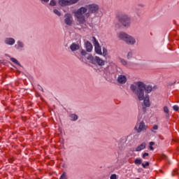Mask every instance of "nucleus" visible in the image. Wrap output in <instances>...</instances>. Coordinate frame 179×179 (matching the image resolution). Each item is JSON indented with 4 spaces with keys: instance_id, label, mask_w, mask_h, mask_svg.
Here are the masks:
<instances>
[{
    "instance_id": "nucleus-1",
    "label": "nucleus",
    "mask_w": 179,
    "mask_h": 179,
    "mask_svg": "<svg viewBox=\"0 0 179 179\" xmlns=\"http://www.w3.org/2000/svg\"><path fill=\"white\" fill-rule=\"evenodd\" d=\"M131 90L136 94V97L140 101L143 100V95H145V91L146 93H150L155 87L152 85H146L143 82H136L134 84L130 86Z\"/></svg>"
},
{
    "instance_id": "nucleus-2",
    "label": "nucleus",
    "mask_w": 179,
    "mask_h": 179,
    "mask_svg": "<svg viewBox=\"0 0 179 179\" xmlns=\"http://www.w3.org/2000/svg\"><path fill=\"white\" fill-rule=\"evenodd\" d=\"M116 17L117 20L124 26V27H129L131 24V17L129 15L125 13L119 12L117 13Z\"/></svg>"
},
{
    "instance_id": "nucleus-3",
    "label": "nucleus",
    "mask_w": 179,
    "mask_h": 179,
    "mask_svg": "<svg viewBox=\"0 0 179 179\" xmlns=\"http://www.w3.org/2000/svg\"><path fill=\"white\" fill-rule=\"evenodd\" d=\"M87 8L89 12L85 13L86 17H89L90 16V13H97V12H99V9H100L99 5L94 3L87 6Z\"/></svg>"
},
{
    "instance_id": "nucleus-4",
    "label": "nucleus",
    "mask_w": 179,
    "mask_h": 179,
    "mask_svg": "<svg viewBox=\"0 0 179 179\" xmlns=\"http://www.w3.org/2000/svg\"><path fill=\"white\" fill-rule=\"evenodd\" d=\"M93 43L95 47V52L96 54H99V55H101L103 54L101 52V48L100 47V44H99V42L97 41V39H96V37H92Z\"/></svg>"
},
{
    "instance_id": "nucleus-5",
    "label": "nucleus",
    "mask_w": 179,
    "mask_h": 179,
    "mask_svg": "<svg viewBox=\"0 0 179 179\" xmlns=\"http://www.w3.org/2000/svg\"><path fill=\"white\" fill-rule=\"evenodd\" d=\"M135 129L137 131L138 134L142 132V131H146L145 122H141L139 124H137L135 127Z\"/></svg>"
},
{
    "instance_id": "nucleus-6",
    "label": "nucleus",
    "mask_w": 179,
    "mask_h": 179,
    "mask_svg": "<svg viewBox=\"0 0 179 179\" xmlns=\"http://www.w3.org/2000/svg\"><path fill=\"white\" fill-rule=\"evenodd\" d=\"M73 22V17L71 14H66L64 15V23L67 24V26H72V22Z\"/></svg>"
},
{
    "instance_id": "nucleus-7",
    "label": "nucleus",
    "mask_w": 179,
    "mask_h": 179,
    "mask_svg": "<svg viewBox=\"0 0 179 179\" xmlns=\"http://www.w3.org/2000/svg\"><path fill=\"white\" fill-rule=\"evenodd\" d=\"M87 12V8L85 7L80 8L75 13V16H85V13Z\"/></svg>"
},
{
    "instance_id": "nucleus-8",
    "label": "nucleus",
    "mask_w": 179,
    "mask_h": 179,
    "mask_svg": "<svg viewBox=\"0 0 179 179\" xmlns=\"http://www.w3.org/2000/svg\"><path fill=\"white\" fill-rule=\"evenodd\" d=\"M76 19H77V22L78 23V24H85V23H86V19H85V15H75Z\"/></svg>"
},
{
    "instance_id": "nucleus-9",
    "label": "nucleus",
    "mask_w": 179,
    "mask_h": 179,
    "mask_svg": "<svg viewBox=\"0 0 179 179\" xmlns=\"http://www.w3.org/2000/svg\"><path fill=\"white\" fill-rule=\"evenodd\" d=\"M125 43L129 45H134V44L136 43V41L135 38H134V37L129 35L125 41Z\"/></svg>"
},
{
    "instance_id": "nucleus-10",
    "label": "nucleus",
    "mask_w": 179,
    "mask_h": 179,
    "mask_svg": "<svg viewBox=\"0 0 179 179\" xmlns=\"http://www.w3.org/2000/svg\"><path fill=\"white\" fill-rule=\"evenodd\" d=\"M117 82L118 83H121L122 85H124V83H127V76L124 75H120L117 78Z\"/></svg>"
},
{
    "instance_id": "nucleus-11",
    "label": "nucleus",
    "mask_w": 179,
    "mask_h": 179,
    "mask_svg": "<svg viewBox=\"0 0 179 179\" xmlns=\"http://www.w3.org/2000/svg\"><path fill=\"white\" fill-rule=\"evenodd\" d=\"M95 64H97L98 65H99V66H103L105 65L106 62H104V60L101 59L99 57L96 56L95 57Z\"/></svg>"
},
{
    "instance_id": "nucleus-12",
    "label": "nucleus",
    "mask_w": 179,
    "mask_h": 179,
    "mask_svg": "<svg viewBox=\"0 0 179 179\" xmlns=\"http://www.w3.org/2000/svg\"><path fill=\"white\" fill-rule=\"evenodd\" d=\"M143 103L145 107H150V102L149 101V95H143Z\"/></svg>"
},
{
    "instance_id": "nucleus-13",
    "label": "nucleus",
    "mask_w": 179,
    "mask_h": 179,
    "mask_svg": "<svg viewBox=\"0 0 179 179\" xmlns=\"http://www.w3.org/2000/svg\"><path fill=\"white\" fill-rule=\"evenodd\" d=\"M128 34L125 32H120L118 34V37L120 40H122L123 41H126L127 38H128Z\"/></svg>"
},
{
    "instance_id": "nucleus-14",
    "label": "nucleus",
    "mask_w": 179,
    "mask_h": 179,
    "mask_svg": "<svg viewBox=\"0 0 179 179\" xmlns=\"http://www.w3.org/2000/svg\"><path fill=\"white\" fill-rule=\"evenodd\" d=\"M85 47L87 52H92V50H93V45L89 41L85 42Z\"/></svg>"
},
{
    "instance_id": "nucleus-15",
    "label": "nucleus",
    "mask_w": 179,
    "mask_h": 179,
    "mask_svg": "<svg viewBox=\"0 0 179 179\" xmlns=\"http://www.w3.org/2000/svg\"><path fill=\"white\" fill-rule=\"evenodd\" d=\"M70 48H71V51H78V50H79L80 48V47L79 46V44L73 43L71 45Z\"/></svg>"
},
{
    "instance_id": "nucleus-16",
    "label": "nucleus",
    "mask_w": 179,
    "mask_h": 179,
    "mask_svg": "<svg viewBox=\"0 0 179 179\" xmlns=\"http://www.w3.org/2000/svg\"><path fill=\"white\" fill-rule=\"evenodd\" d=\"M146 148V143H142L140 145L136 148V152H141V150H143V149Z\"/></svg>"
},
{
    "instance_id": "nucleus-17",
    "label": "nucleus",
    "mask_w": 179,
    "mask_h": 179,
    "mask_svg": "<svg viewBox=\"0 0 179 179\" xmlns=\"http://www.w3.org/2000/svg\"><path fill=\"white\" fill-rule=\"evenodd\" d=\"M15 42V41L13 38H6L5 40L6 44H8V45H13Z\"/></svg>"
},
{
    "instance_id": "nucleus-18",
    "label": "nucleus",
    "mask_w": 179,
    "mask_h": 179,
    "mask_svg": "<svg viewBox=\"0 0 179 179\" xmlns=\"http://www.w3.org/2000/svg\"><path fill=\"white\" fill-rule=\"evenodd\" d=\"M59 3L61 6H66V5H71L69 0H59Z\"/></svg>"
},
{
    "instance_id": "nucleus-19",
    "label": "nucleus",
    "mask_w": 179,
    "mask_h": 179,
    "mask_svg": "<svg viewBox=\"0 0 179 179\" xmlns=\"http://www.w3.org/2000/svg\"><path fill=\"white\" fill-rule=\"evenodd\" d=\"M164 113H165L166 114V120H169L170 118V110H169V107L167 106L164 107Z\"/></svg>"
},
{
    "instance_id": "nucleus-20",
    "label": "nucleus",
    "mask_w": 179,
    "mask_h": 179,
    "mask_svg": "<svg viewBox=\"0 0 179 179\" xmlns=\"http://www.w3.org/2000/svg\"><path fill=\"white\" fill-rule=\"evenodd\" d=\"M87 59H88V61H90V62H91V64H96V57H93V56H92V55H89L87 57Z\"/></svg>"
},
{
    "instance_id": "nucleus-21",
    "label": "nucleus",
    "mask_w": 179,
    "mask_h": 179,
    "mask_svg": "<svg viewBox=\"0 0 179 179\" xmlns=\"http://www.w3.org/2000/svg\"><path fill=\"white\" fill-rule=\"evenodd\" d=\"M10 61H12V62H14V64H16L17 65H19V66H20V63H19V62L17 61V59L11 57L10 58Z\"/></svg>"
},
{
    "instance_id": "nucleus-22",
    "label": "nucleus",
    "mask_w": 179,
    "mask_h": 179,
    "mask_svg": "<svg viewBox=\"0 0 179 179\" xmlns=\"http://www.w3.org/2000/svg\"><path fill=\"white\" fill-rule=\"evenodd\" d=\"M157 129H159V126L155 124L153 126L152 129L151 131H152V132H154L155 134H156L155 131H157Z\"/></svg>"
},
{
    "instance_id": "nucleus-23",
    "label": "nucleus",
    "mask_w": 179,
    "mask_h": 179,
    "mask_svg": "<svg viewBox=\"0 0 179 179\" xmlns=\"http://www.w3.org/2000/svg\"><path fill=\"white\" fill-rule=\"evenodd\" d=\"M135 164H142V159H136L134 161Z\"/></svg>"
},
{
    "instance_id": "nucleus-24",
    "label": "nucleus",
    "mask_w": 179,
    "mask_h": 179,
    "mask_svg": "<svg viewBox=\"0 0 179 179\" xmlns=\"http://www.w3.org/2000/svg\"><path fill=\"white\" fill-rule=\"evenodd\" d=\"M71 118H72L73 120V121H76V120H78V115H75V114H72L71 115Z\"/></svg>"
},
{
    "instance_id": "nucleus-25",
    "label": "nucleus",
    "mask_w": 179,
    "mask_h": 179,
    "mask_svg": "<svg viewBox=\"0 0 179 179\" xmlns=\"http://www.w3.org/2000/svg\"><path fill=\"white\" fill-rule=\"evenodd\" d=\"M59 179H68V178L66 177V173L64 172Z\"/></svg>"
},
{
    "instance_id": "nucleus-26",
    "label": "nucleus",
    "mask_w": 179,
    "mask_h": 179,
    "mask_svg": "<svg viewBox=\"0 0 179 179\" xmlns=\"http://www.w3.org/2000/svg\"><path fill=\"white\" fill-rule=\"evenodd\" d=\"M56 5V2L55 1V0H51L50 2V6H55Z\"/></svg>"
},
{
    "instance_id": "nucleus-27",
    "label": "nucleus",
    "mask_w": 179,
    "mask_h": 179,
    "mask_svg": "<svg viewBox=\"0 0 179 179\" xmlns=\"http://www.w3.org/2000/svg\"><path fill=\"white\" fill-rule=\"evenodd\" d=\"M54 13H55V15H57V16H61V13H59V11H58V10L55 9L53 10Z\"/></svg>"
},
{
    "instance_id": "nucleus-28",
    "label": "nucleus",
    "mask_w": 179,
    "mask_h": 179,
    "mask_svg": "<svg viewBox=\"0 0 179 179\" xmlns=\"http://www.w3.org/2000/svg\"><path fill=\"white\" fill-rule=\"evenodd\" d=\"M79 0H69V2L70 3V5H72L73 3H76Z\"/></svg>"
},
{
    "instance_id": "nucleus-29",
    "label": "nucleus",
    "mask_w": 179,
    "mask_h": 179,
    "mask_svg": "<svg viewBox=\"0 0 179 179\" xmlns=\"http://www.w3.org/2000/svg\"><path fill=\"white\" fill-rule=\"evenodd\" d=\"M148 166H149V162H145V164H142V166L143 167V169H146Z\"/></svg>"
},
{
    "instance_id": "nucleus-30",
    "label": "nucleus",
    "mask_w": 179,
    "mask_h": 179,
    "mask_svg": "<svg viewBox=\"0 0 179 179\" xmlns=\"http://www.w3.org/2000/svg\"><path fill=\"white\" fill-rule=\"evenodd\" d=\"M173 110H174V111H178V110H179L178 106H177V105L173 106Z\"/></svg>"
},
{
    "instance_id": "nucleus-31",
    "label": "nucleus",
    "mask_w": 179,
    "mask_h": 179,
    "mask_svg": "<svg viewBox=\"0 0 179 179\" xmlns=\"http://www.w3.org/2000/svg\"><path fill=\"white\" fill-rule=\"evenodd\" d=\"M17 44H18V47H20V48H23V43L22 42L18 41Z\"/></svg>"
},
{
    "instance_id": "nucleus-32",
    "label": "nucleus",
    "mask_w": 179,
    "mask_h": 179,
    "mask_svg": "<svg viewBox=\"0 0 179 179\" xmlns=\"http://www.w3.org/2000/svg\"><path fill=\"white\" fill-rule=\"evenodd\" d=\"M103 57H106V55H107V49L106 48L103 49Z\"/></svg>"
},
{
    "instance_id": "nucleus-33",
    "label": "nucleus",
    "mask_w": 179,
    "mask_h": 179,
    "mask_svg": "<svg viewBox=\"0 0 179 179\" xmlns=\"http://www.w3.org/2000/svg\"><path fill=\"white\" fill-rule=\"evenodd\" d=\"M127 58H128V59L132 58V52H129L127 54Z\"/></svg>"
},
{
    "instance_id": "nucleus-34",
    "label": "nucleus",
    "mask_w": 179,
    "mask_h": 179,
    "mask_svg": "<svg viewBox=\"0 0 179 179\" xmlns=\"http://www.w3.org/2000/svg\"><path fill=\"white\" fill-rule=\"evenodd\" d=\"M110 179H117V175L113 174L110 176Z\"/></svg>"
},
{
    "instance_id": "nucleus-35",
    "label": "nucleus",
    "mask_w": 179,
    "mask_h": 179,
    "mask_svg": "<svg viewBox=\"0 0 179 179\" xmlns=\"http://www.w3.org/2000/svg\"><path fill=\"white\" fill-rule=\"evenodd\" d=\"M121 63L122 64V65H127V61H125L124 59H122Z\"/></svg>"
},
{
    "instance_id": "nucleus-36",
    "label": "nucleus",
    "mask_w": 179,
    "mask_h": 179,
    "mask_svg": "<svg viewBox=\"0 0 179 179\" xmlns=\"http://www.w3.org/2000/svg\"><path fill=\"white\" fill-rule=\"evenodd\" d=\"M146 156H149V153L145 152V153L143 155V159H145V157H146Z\"/></svg>"
},
{
    "instance_id": "nucleus-37",
    "label": "nucleus",
    "mask_w": 179,
    "mask_h": 179,
    "mask_svg": "<svg viewBox=\"0 0 179 179\" xmlns=\"http://www.w3.org/2000/svg\"><path fill=\"white\" fill-rule=\"evenodd\" d=\"M81 54H82V55H86V54H87V52H86V51L85 50H82L81 51Z\"/></svg>"
},
{
    "instance_id": "nucleus-38",
    "label": "nucleus",
    "mask_w": 179,
    "mask_h": 179,
    "mask_svg": "<svg viewBox=\"0 0 179 179\" xmlns=\"http://www.w3.org/2000/svg\"><path fill=\"white\" fill-rule=\"evenodd\" d=\"M41 2H44L45 3H47L50 2V0H41Z\"/></svg>"
},
{
    "instance_id": "nucleus-39",
    "label": "nucleus",
    "mask_w": 179,
    "mask_h": 179,
    "mask_svg": "<svg viewBox=\"0 0 179 179\" xmlns=\"http://www.w3.org/2000/svg\"><path fill=\"white\" fill-rule=\"evenodd\" d=\"M153 145H155V142L153 141L150 142V146H153Z\"/></svg>"
},
{
    "instance_id": "nucleus-40",
    "label": "nucleus",
    "mask_w": 179,
    "mask_h": 179,
    "mask_svg": "<svg viewBox=\"0 0 179 179\" xmlns=\"http://www.w3.org/2000/svg\"><path fill=\"white\" fill-rule=\"evenodd\" d=\"M143 113H146V107L145 106L143 107Z\"/></svg>"
},
{
    "instance_id": "nucleus-41",
    "label": "nucleus",
    "mask_w": 179,
    "mask_h": 179,
    "mask_svg": "<svg viewBox=\"0 0 179 179\" xmlns=\"http://www.w3.org/2000/svg\"><path fill=\"white\" fill-rule=\"evenodd\" d=\"M155 148H153V147L152 145H150V150H154Z\"/></svg>"
},
{
    "instance_id": "nucleus-42",
    "label": "nucleus",
    "mask_w": 179,
    "mask_h": 179,
    "mask_svg": "<svg viewBox=\"0 0 179 179\" xmlns=\"http://www.w3.org/2000/svg\"><path fill=\"white\" fill-rule=\"evenodd\" d=\"M176 81H174L173 83H171V84L169 83V86H171L172 85H176Z\"/></svg>"
},
{
    "instance_id": "nucleus-43",
    "label": "nucleus",
    "mask_w": 179,
    "mask_h": 179,
    "mask_svg": "<svg viewBox=\"0 0 179 179\" xmlns=\"http://www.w3.org/2000/svg\"><path fill=\"white\" fill-rule=\"evenodd\" d=\"M166 157H167L166 155H163L162 156V159H166Z\"/></svg>"
},
{
    "instance_id": "nucleus-44",
    "label": "nucleus",
    "mask_w": 179,
    "mask_h": 179,
    "mask_svg": "<svg viewBox=\"0 0 179 179\" xmlns=\"http://www.w3.org/2000/svg\"><path fill=\"white\" fill-rule=\"evenodd\" d=\"M173 141H174L175 142H177V140H174V139H173Z\"/></svg>"
},
{
    "instance_id": "nucleus-45",
    "label": "nucleus",
    "mask_w": 179,
    "mask_h": 179,
    "mask_svg": "<svg viewBox=\"0 0 179 179\" xmlns=\"http://www.w3.org/2000/svg\"><path fill=\"white\" fill-rule=\"evenodd\" d=\"M140 6H142V7H143V5H140Z\"/></svg>"
},
{
    "instance_id": "nucleus-46",
    "label": "nucleus",
    "mask_w": 179,
    "mask_h": 179,
    "mask_svg": "<svg viewBox=\"0 0 179 179\" xmlns=\"http://www.w3.org/2000/svg\"><path fill=\"white\" fill-rule=\"evenodd\" d=\"M136 179H141V178H136Z\"/></svg>"
}]
</instances>
